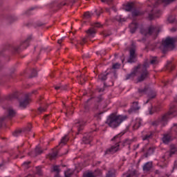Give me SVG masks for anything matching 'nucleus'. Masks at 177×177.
Here are the masks:
<instances>
[{
    "instance_id": "79ce46f5",
    "label": "nucleus",
    "mask_w": 177,
    "mask_h": 177,
    "mask_svg": "<svg viewBox=\"0 0 177 177\" xmlns=\"http://www.w3.org/2000/svg\"><path fill=\"white\" fill-rule=\"evenodd\" d=\"M65 177H71V175H73V172L68 169L66 171L64 172Z\"/></svg>"
},
{
    "instance_id": "09e8293b",
    "label": "nucleus",
    "mask_w": 177,
    "mask_h": 177,
    "mask_svg": "<svg viewBox=\"0 0 177 177\" xmlns=\"http://www.w3.org/2000/svg\"><path fill=\"white\" fill-rule=\"evenodd\" d=\"M132 16H140V12H139V10H133L132 12Z\"/></svg>"
},
{
    "instance_id": "bf43d9fd",
    "label": "nucleus",
    "mask_w": 177,
    "mask_h": 177,
    "mask_svg": "<svg viewBox=\"0 0 177 177\" xmlns=\"http://www.w3.org/2000/svg\"><path fill=\"white\" fill-rule=\"evenodd\" d=\"M31 162L28 161V162H24V164L22 165L23 167H27V165H28L29 164H30Z\"/></svg>"
},
{
    "instance_id": "de8ad7c7",
    "label": "nucleus",
    "mask_w": 177,
    "mask_h": 177,
    "mask_svg": "<svg viewBox=\"0 0 177 177\" xmlns=\"http://www.w3.org/2000/svg\"><path fill=\"white\" fill-rule=\"evenodd\" d=\"M120 67H121V64H120L119 63H115V64L113 65L112 68L114 70H118V68H120Z\"/></svg>"
},
{
    "instance_id": "f8f14e48",
    "label": "nucleus",
    "mask_w": 177,
    "mask_h": 177,
    "mask_svg": "<svg viewBox=\"0 0 177 177\" xmlns=\"http://www.w3.org/2000/svg\"><path fill=\"white\" fill-rule=\"evenodd\" d=\"M44 153V150L41 147L37 146L34 151H31L28 153L31 157H37V156H39V154H42Z\"/></svg>"
},
{
    "instance_id": "f3484780",
    "label": "nucleus",
    "mask_w": 177,
    "mask_h": 177,
    "mask_svg": "<svg viewBox=\"0 0 177 177\" xmlns=\"http://www.w3.org/2000/svg\"><path fill=\"white\" fill-rule=\"evenodd\" d=\"M138 176H139V174L137 172V171L133 170L129 173L123 174L122 177H138Z\"/></svg>"
},
{
    "instance_id": "72a5a7b5",
    "label": "nucleus",
    "mask_w": 177,
    "mask_h": 177,
    "mask_svg": "<svg viewBox=\"0 0 177 177\" xmlns=\"http://www.w3.org/2000/svg\"><path fill=\"white\" fill-rule=\"evenodd\" d=\"M68 140V138H67V136H64L62 138L61 142H59V146H62V145H66Z\"/></svg>"
},
{
    "instance_id": "864d4df0",
    "label": "nucleus",
    "mask_w": 177,
    "mask_h": 177,
    "mask_svg": "<svg viewBox=\"0 0 177 177\" xmlns=\"http://www.w3.org/2000/svg\"><path fill=\"white\" fill-rule=\"evenodd\" d=\"M31 77H37V70L33 69L31 73Z\"/></svg>"
},
{
    "instance_id": "4c0bfd02",
    "label": "nucleus",
    "mask_w": 177,
    "mask_h": 177,
    "mask_svg": "<svg viewBox=\"0 0 177 177\" xmlns=\"http://www.w3.org/2000/svg\"><path fill=\"white\" fill-rule=\"evenodd\" d=\"M32 128V126L31 124H28L27 127L23 129L24 132H30L31 131V129Z\"/></svg>"
},
{
    "instance_id": "603ef678",
    "label": "nucleus",
    "mask_w": 177,
    "mask_h": 177,
    "mask_svg": "<svg viewBox=\"0 0 177 177\" xmlns=\"http://www.w3.org/2000/svg\"><path fill=\"white\" fill-rule=\"evenodd\" d=\"M95 12L97 16H100V15H102V13H103V10H102V9H100L99 10H95Z\"/></svg>"
},
{
    "instance_id": "774afa93",
    "label": "nucleus",
    "mask_w": 177,
    "mask_h": 177,
    "mask_svg": "<svg viewBox=\"0 0 177 177\" xmlns=\"http://www.w3.org/2000/svg\"><path fill=\"white\" fill-rule=\"evenodd\" d=\"M102 163V162L101 161H97L96 163H95V165H100Z\"/></svg>"
},
{
    "instance_id": "c03bdc74",
    "label": "nucleus",
    "mask_w": 177,
    "mask_h": 177,
    "mask_svg": "<svg viewBox=\"0 0 177 177\" xmlns=\"http://www.w3.org/2000/svg\"><path fill=\"white\" fill-rule=\"evenodd\" d=\"M176 153V148H171L169 154L170 157H172V156H174V154H175Z\"/></svg>"
},
{
    "instance_id": "9b49d317",
    "label": "nucleus",
    "mask_w": 177,
    "mask_h": 177,
    "mask_svg": "<svg viewBox=\"0 0 177 177\" xmlns=\"http://www.w3.org/2000/svg\"><path fill=\"white\" fill-rule=\"evenodd\" d=\"M140 110V106H139L138 102H133L131 104V108L129 109V114H132L133 113H136V111H139Z\"/></svg>"
},
{
    "instance_id": "6e6d98bb",
    "label": "nucleus",
    "mask_w": 177,
    "mask_h": 177,
    "mask_svg": "<svg viewBox=\"0 0 177 177\" xmlns=\"http://www.w3.org/2000/svg\"><path fill=\"white\" fill-rule=\"evenodd\" d=\"M93 26L99 28L102 27V24H100V23H95V24H94Z\"/></svg>"
},
{
    "instance_id": "aec40b11",
    "label": "nucleus",
    "mask_w": 177,
    "mask_h": 177,
    "mask_svg": "<svg viewBox=\"0 0 177 177\" xmlns=\"http://www.w3.org/2000/svg\"><path fill=\"white\" fill-rule=\"evenodd\" d=\"M93 174L95 177L103 176V171L100 169H96Z\"/></svg>"
},
{
    "instance_id": "e2e57ef3",
    "label": "nucleus",
    "mask_w": 177,
    "mask_h": 177,
    "mask_svg": "<svg viewBox=\"0 0 177 177\" xmlns=\"http://www.w3.org/2000/svg\"><path fill=\"white\" fill-rule=\"evenodd\" d=\"M139 146H140L139 144H137V145H134V146H133L134 150H136L137 149H139Z\"/></svg>"
},
{
    "instance_id": "7ed1b4c3",
    "label": "nucleus",
    "mask_w": 177,
    "mask_h": 177,
    "mask_svg": "<svg viewBox=\"0 0 177 177\" xmlns=\"http://www.w3.org/2000/svg\"><path fill=\"white\" fill-rule=\"evenodd\" d=\"M127 119L128 116L127 115H116L112 113L108 117L106 124L111 128H118V127H120Z\"/></svg>"
},
{
    "instance_id": "c756f323",
    "label": "nucleus",
    "mask_w": 177,
    "mask_h": 177,
    "mask_svg": "<svg viewBox=\"0 0 177 177\" xmlns=\"http://www.w3.org/2000/svg\"><path fill=\"white\" fill-rule=\"evenodd\" d=\"M157 111H160V107L158 106H153L149 109V114H154V113H157Z\"/></svg>"
},
{
    "instance_id": "e433bc0d",
    "label": "nucleus",
    "mask_w": 177,
    "mask_h": 177,
    "mask_svg": "<svg viewBox=\"0 0 177 177\" xmlns=\"http://www.w3.org/2000/svg\"><path fill=\"white\" fill-rule=\"evenodd\" d=\"M21 132H23V131L17 130L12 133V135L13 136H15L16 138H17V136H20V135L21 134Z\"/></svg>"
},
{
    "instance_id": "5701e85b",
    "label": "nucleus",
    "mask_w": 177,
    "mask_h": 177,
    "mask_svg": "<svg viewBox=\"0 0 177 177\" xmlns=\"http://www.w3.org/2000/svg\"><path fill=\"white\" fill-rule=\"evenodd\" d=\"M63 6H68V0H65L62 2H60L59 3H58L57 5V8L58 9H62V8H63Z\"/></svg>"
},
{
    "instance_id": "cd10ccee",
    "label": "nucleus",
    "mask_w": 177,
    "mask_h": 177,
    "mask_svg": "<svg viewBox=\"0 0 177 177\" xmlns=\"http://www.w3.org/2000/svg\"><path fill=\"white\" fill-rule=\"evenodd\" d=\"M133 8V4L132 3H127L124 7V9L126 12H131Z\"/></svg>"
},
{
    "instance_id": "f03ea898",
    "label": "nucleus",
    "mask_w": 177,
    "mask_h": 177,
    "mask_svg": "<svg viewBox=\"0 0 177 177\" xmlns=\"http://www.w3.org/2000/svg\"><path fill=\"white\" fill-rule=\"evenodd\" d=\"M111 140L116 142L115 145L111 146L109 149H107L104 151V156H107V154H114V153H117L118 150H120V147H125L126 146H129L130 147L131 145L133 143V139H129L127 138L121 142V136L117 135L115 137H113Z\"/></svg>"
},
{
    "instance_id": "8fccbe9b",
    "label": "nucleus",
    "mask_w": 177,
    "mask_h": 177,
    "mask_svg": "<svg viewBox=\"0 0 177 177\" xmlns=\"http://www.w3.org/2000/svg\"><path fill=\"white\" fill-rule=\"evenodd\" d=\"M77 1H78V0H72V1L68 0V6L71 3V8H73V5L74 3H77Z\"/></svg>"
},
{
    "instance_id": "9d476101",
    "label": "nucleus",
    "mask_w": 177,
    "mask_h": 177,
    "mask_svg": "<svg viewBox=\"0 0 177 177\" xmlns=\"http://www.w3.org/2000/svg\"><path fill=\"white\" fill-rule=\"evenodd\" d=\"M30 41H31V36L28 37L24 41H22L19 46L16 47L15 48V52H19L23 50V49H26L28 46Z\"/></svg>"
},
{
    "instance_id": "a19ab883",
    "label": "nucleus",
    "mask_w": 177,
    "mask_h": 177,
    "mask_svg": "<svg viewBox=\"0 0 177 177\" xmlns=\"http://www.w3.org/2000/svg\"><path fill=\"white\" fill-rule=\"evenodd\" d=\"M83 177H95L93 172L88 171L83 175Z\"/></svg>"
},
{
    "instance_id": "ea45409f",
    "label": "nucleus",
    "mask_w": 177,
    "mask_h": 177,
    "mask_svg": "<svg viewBox=\"0 0 177 177\" xmlns=\"http://www.w3.org/2000/svg\"><path fill=\"white\" fill-rule=\"evenodd\" d=\"M53 171L56 172V174H60V168H59L58 165L53 166Z\"/></svg>"
},
{
    "instance_id": "f704fd0d",
    "label": "nucleus",
    "mask_w": 177,
    "mask_h": 177,
    "mask_svg": "<svg viewBox=\"0 0 177 177\" xmlns=\"http://www.w3.org/2000/svg\"><path fill=\"white\" fill-rule=\"evenodd\" d=\"M85 19H91L93 16V14L91 12H86L84 15Z\"/></svg>"
},
{
    "instance_id": "052dcab7",
    "label": "nucleus",
    "mask_w": 177,
    "mask_h": 177,
    "mask_svg": "<svg viewBox=\"0 0 177 177\" xmlns=\"http://www.w3.org/2000/svg\"><path fill=\"white\" fill-rule=\"evenodd\" d=\"M102 2H106V3H111L113 2V0H101Z\"/></svg>"
},
{
    "instance_id": "ddd939ff",
    "label": "nucleus",
    "mask_w": 177,
    "mask_h": 177,
    "mask_svg": "<svg viewBox=\"0 0 177 177\" xmlns=\"http://www.w3.org/2000/svg\"><path fill=\"white\" fill-rule=\"evenodd\" d=\"M172 136H174V135H172L171 133L164 134L162 138L163 143H165V145H168L170 140H171Z\"/></svg>"
},
{
    "instance_id": "2f4dec72",
    "label": "nucleus",
    "mask_w": 177,
    "mask_h": 177,
    "mask_svg": "<svg viewBox=\"0 0 177 177\" xmlns=\"http://www.w3.org/2000/svg\"><path fill=\"white\" fill-rule=\"evenodd\" d=\"M147 91H149V88L148 87H145L144 88H138V93L140 95H145L146 92H147Z\"/></svg>"
},
{
    "instance_id": "3c124183",
    "label": "nucleus",
    "mask_w": 177,
    "mask_h": 177,
    "mask_svg": "<svg viewBox=\"0 0 177 177\" xmlns=\"http://www.w3.org/2000/svg\"><path fill=\"white\" fill-rule=\"evenodd\" d=\"M17 94L14 93V94L9 96V100H12V99H17Z\"/></svg>"
},
{
    "instance_id": "0eeeda50",
    "label": "nucleus",
    "mask_w": 177,
    "mask_h": 177,
    "mask_svg": "<svg viewBox=\"0 0 177 177\" xmlns=\"http://www.w3.org/2000/svg\"><path fill=\"white\" fill-rule=\"evenodd\" d=\"M140 32L142 35L147 37L149 35H153V37H157L158 32H160V27L151 26L147 29L142 28Z\"/></svg>"
},
{
    "instance_id": "5fc2aeb1",
    "label": "nucleus",
    "mask_w": 177,
    "mask_h": 177,
    "mask_svg": "<svg viewBox=\"0 0 177 177\" xmlns=\"http://www.w3.org/2000/svg\"><path fill=\"white\" fill-rule=\"evenodd\" d=\"M38 111H39V113H44V111H46V109L42 108V107H39L38 109Z\"/></svg>"
},
{
    "instance_id": "bb28decb",
    "label": "nucleus",
    "mask_w": 177,
    "mask_h": 177,
    "mask_svg": "<svg viewBox=\"0 0 177 177\" xmlns=\"http://www.w3.org/2000/svg\"><path fill=\"white\" fill-rule=\"evenodd\" d=\"M151 138H153V133L149 131L146 135L143 136L142 140H149V139H151Z\"/></svg>"
},
{
    "instance_id": "7c9ffc66",
    "label": "nucleus",
    "mask_w": 177,
    "mask_h": 177,
    "mask_svg": "<svg viewBox=\"0 0 177 177\" xmlns=\"http://www.w3.org/2000/svg\"><path fill=\"white\" fill-rule=\"evenodd\" d=\"M173 136H177V124H174L172 128H171V133Z\"/></svg>"
},
{
    "instance_id": "2eb2a0df",
    "label": "nucleus",
    "mask_w": 177,
    "mask_h": 177,
    "mask_svg": "<svg viewBox=\"0 0 177 177\" xmlns=\"http://www.w3.org/2000/svg\"><path fill=\"white\" fill-rule=\"evenodd\" d=\"M88 38H93L96 35V29L95 28H90L86 31Z\"/></svg>"
},
{
    "instance_id": "a878e982",
    "label": "nucleus",
    "mask_w": 177,
    "mask_h": 177,
    "mask_svg": "<svg viewBox=\"0 0 177 177\" xmlns=\"http://www.w3.org/2000/svg\"><path fill=\"white\" fill-rule=\"evenodd\" d=\"M58 154H59V151H55L52 153H49L48 154L49 160H55L56 157H57Z\"/></svg>"
},
{
    "instance_id": "13d9d810",
    "label": "nucleus",
    "mask_w": 177,
    "mask_h": 177,
    "mask_svg": "<svg viewBox=\"0 0 177 177\" xmlns=\"http://www.w3.org/2000/svg\"><path fill=\"white\" fill-rule=\"evenodd\" d=\"M86 42V38H83L82 41L80 42V44L82 46L84 45V44H85Z\"/></svg>"
},
{
    "instance_id": "6e6552de",
    "label": "nucleus",
    "mask_w": 177,
    "mask_h": 177,
    "mask_svg": "<svg viewBox=\"0 0 177 177\" xmlns=\"http://www.w3.org/2000/svg\"><path fill=\"white\" fill-rule=\"evenodd\" d=\"M136 57H138L136 48H135V46L133 45V47L129 50V57L127 60L128 63H135V62H136Z\"/></svg>"
},
{
    "instance_id": "58836bf2",
    "label": "nucleus",
    "mask_w": 177,
    "mask_h": 177,
    "mask_svg": "<svg viewBox=\"0 0 177 177\" xmlns=\"http://www.w3.org/2000/svg\"><path fill=\"white\" fill-rule=\"evenodd\" d=\"M36 174L39 175V176H42V169L40 167H36Z\"/></svg>"
},
{
    "instance_id": "0e129e2a",
    "label": "nucleus",
    "mask_w": 177,
    "mask_h": 177,
    "mask_svg": "<svg viewBox=\"0 0 177 177\" xmlns=\"http://www.w3.org/2000/svg\"><path fill=\"white\" fill-rule=\"evenodd\" d=\"M116 20L118 21H124V20H122V19H121V17H116Z\"/></svg>"
},
{
    "instance_id": "473e14b6",
    "label": "nucleus",
    "mask_w": 177,
    "mask_h": 177,
    "mask_svg": "<svg viewBox=\"0 0 177 177\" xmlns=\"http://www.w3.org/2000/svg\"><path fill=\"white\" fill-rule=\"evenodd\" d=\"M171 64H172V62L171 61L167 62V64L166 66L167 70H169V71H172V70H174V66Z\"/></svg>"
},
{
    "instance_id": "4468645a",
    "label": "nucleus",
    "mask_w": 177,
    "mask_h": 177,
    "mask_svg": "<svg viewBox=\"0 0 177 177\" xmlns=\"http://www.w3.org/2000/svg\"><path fill=\"white\" fill-rule=\"evenodd\" d=\"M133 129H138L140 127V125H142V120L140 118H137L133 122Z\"/></svg>"
},
{
    "instance_id": "393cba45",
    "label": "nucleus",
    "mask_w": 177,
    "mask_h": 177,
    "mask_svg": "<svg viewBox=\"0 0 177 177\" xmlns=\"http://www.w3.org/2000/svg\"><path fill=\"white\" fill-rule=\"evenodd\" d=\"M158 63H160V61L157 57H151L150 64L156 65L158 64Z\"/></svg>"
},
{
    "instance_id": "338daca9",
    "label": "nucleus",
    "mask_w": 177,
    "mask_h": 177,
    "mask_svg": "<svg viewBox=\"0 0 177 177\" xmlns=\"http://www.w3.org/2000/svg\"><path fill=\"white\" fill-rule=\"evenodd\" d=\"M155 174H156V175H160V171H159V170H156V171H155Z\"/></svg>"
},
{
    "instance_id": "f257e3e1",
    "label": "nucleus",
    "mask_w": 177,
    "mask_h": 177,
    "mask_svg": "<svg viewBox=\"0 0 177 177\" xmlns=\"http://www.w3.org/2000/svg\"><path fill=\"white\" fill-rule=\"evenodd\" d=\"M149 67L150 64L149 62H145L143 65H138L134 67L133 71L126 75V80H133L139 74L140 75L137 78V82H143L150 75L149 71H147Z\"/></svg>"
},
{
    "instance_id": "c9c22d12",
    "label": "nucleus",
    "mask_w": 177,
    "mask_h": 177,
    "mask_svg": "<svg viewBox=\"0 0 177 177\" xmlns=\"http://www.w3.org/2000/svg\"><path fill=\"white\" fill-rule=\"evenodd\" d=\"M98 78L100 81H106V80H107V75L100 74L99 75Z\"/></svg>"
},
{
    "instance_id": "1a4fd4ad",
    "label": "nucleus",
    "mask_w": 177,
    "mask_h": 177,
    "mask_svg": "<svg viewBox=\"0 0 177 177\" xmlns=\"http://www.w3.org/2000/svg\"><path fill=\"white\" fill-rule=\"evenodd\" d=\"M32 93H37V90H35L32 91V93H27L26 95V98L23 101H21L19 102V106L21 107L22 109H26L28 104L30 103V96L32 95Z\"/></svg>"
},
{
    "instance_id": "412c9836",
    "label": "nucleus",
    "mask_w": 177,
    "mask_h": 177,
    "mask_svg": "<svg viewBox=\"0 0 177 177\" xmlns=\"http://www.w3.org/2000/svg\"><path fill=\"white\" fill-rule=\"evenodd\" d=\"M75 124L76 127H77L78 132H80V131H82V125H84L85 123H84V122H81L80 120H75Z\"/></svg>"
},
{
    "instance_id": "a211bd4d",
    "label": "nucleus",
    "mask_w": 177,
    "mask_h": 177,
    "mask_svg": "<svg viewBox=\"0 0 177 177\" xmlns=\"http://www.w3.org/2000/svg\"><path fill=\"white\" fill-rule=\"evenodd\" d=\"M151 168H153V162H148L144 165L143 171H145V172H149Z\"/></svg>"
},
{
    "instance_id": "b1692460",
    "label": "nucleus",
    "mask_w": 177,
    "mask_h": 177,
    "mask_svg": "<svg viewBox=\"0 0 177 177\" xmlns=\"http://www.w3.org/2000/svg\"><path fill=\"white\" fill-rule=\"evenodd\" d=\"M106 177H115V169H110L106 174Z\"/></svg>"
},
{
    "instance_id": "4d7b16f0",
    "label": "nucleus",
    "mask_w": 177,
    "mask_h": 177,
    "mask_svg": "<svg viewBox=\"0 0 177 177\" xmlns=\"http://www.w3.org/2000/svg\"><path fill=\"white\" fill-rule=\"evenodd\" d=\"M149 97L150 99H154V97H156V93H153L152 95H151V94H149Z\"/></svg>"
},
{
    "instance_id": "c85d7f7f",
    "label": "nucleus",
    "mask_w": 177,
    "mask_h": 177,
    "mask_svg": "<svg viewBox=\"0 0 177 177\" xmlns=\"http://www.w3.org/2000/svg\"><path fill=\"white\" fill-rule=\"evenodd\" d=\"M154 153V148L149 147L147 152L145 153V156L146 158L149 157V156H151Z\"/></svg>"
},
{
    "instance_id": "6ab92c4d",
    "label": "nucleus",
    "mask_w": 177,
    "mask_h": 177,
    "mask_svg": "<svg viewBox=\"0 0 177 177\" xmlns=\"http://www.w3.org/2000/svg\"><path fill=\"white\" fill-rule=\"evenodd\" d=\"M129 28H130V32H131V34H133L135 32V31H136V30L138 29V24L135 21L132 22L129 25Z\"/></svg>"
},
{
    "instance_id": "37998d69",
    "label": "nucleus",
    "mask_w": 177,
    "mask_h": 177,
    "mask_svg": "<svg viewBox=\"0 0 177 177\" xmlns=\"http://www.w3.org/2000/svg\"><path fill=\"white\" fill-rule=\"evenodd\" d=\"M94 99H95V101L97 102V103H100V102L103 101V97H102V95L96 97Z\"/></svg>"
},
{
    "instance_id": "39448f33",
    "label": "nucleus",
    "mask_w": 177,
    "mask_h": 177,
    "mask_svg": "<svg viewBox=\"0 0 177 177\" xmlns=\"http://www.w3.org/2000/svg\"><path fill=\"white\" fill-rule=\"evenodd\" d=\"M174 1L175 0H158V1H156L153 6V8H151V13L149 14V20H153V19H156V17H160L161 11L157 9V6H158V5L161 3V2L163 3L169 4L174 2Z\"/></svg>"
},
{
    "instance_id": "49530a36",
    "label": "nucleus",
    "mask_w": 177,
    "mask_h": 177,
    "mask_svg": "<svg viewBox=\"0 0 177 177\" xmlns=\"http://www.w3.org/2000/svg\"><path fill=\"white\" fill-rule=\"evenodd\" d=\"M55 89H56V91H59V89H61V91H65L66 86H56L55 87Z\"/></svg>"
},
{
    "instance_id": "423d86ee",
    "label": "nucleus",
    "mask_w": 177,
    "mask_h": 177,
    "mask_svg": "<svg viewBox=\"0 0 177 177\" xmlns=\"http://www.w3.org/2000/svg\"><path fill=\"white\" fill-rule=\"evenodd\" d=\"M176 42V37H167L165 39L162 41V44L160 46V50L165 53V52H168L169 49H174L175 46V43Z\"/></svg>"
},
{
    "instance_id": "20e7f679",
    "label": "nucleus",
    "mask_w": 177,
    "mask_h": 177,
    "mask_svg": "<svg viewBox=\"0 0 177 177\" xmlns=\"http://www.w3.org/2000/svg\"><path fill=\"white\" fill-rule=\"evenodd\" d=\"M175 113H176V111L170 110L169 112L159 118L157 120L153 122L152 125H153V127H158V125H160L161 128L165 127V125L168 124V120L175 117Z\"/></svg>"
},
{
    "instance_id": "4be33fe9",
    "label": "nucleus",
    "mask_w": 177,
    "mask_h": 177,
    "mask_svg": "<svg viewBox=\"0 0 177 177\" xmlns=\"http://www.w3.org/2000/svg\"><path fill=\"white\" fill-rule=\"evenodd\" d=\"M8 118H13L16 115V111L12 108H9L8 110Z\"/></svg>"
},
{
    "instance_id": "a18cd8bd",
    "label": "nucleus",
    "mask_w": 177,
    "mask_h": 177,
    "mask_svg": "<svg viewBox=\"0 0 177 177\" xmlns=\"http://www.w3.org/2000/svg\"><path fill=\"white\" fill-rule=\"evenodd\" d=\"M17 20V17H10L8 18V21L10 23H13V21H16Z\"/></svg>"
},
{
    "instance_id": "dca6fc26",
    "label": "nucleus",
    "mask_w": 177,
    "mask_h": 177,
    "mask_svg": "<svg viewBox=\"0 0 177 177\" xmlns=\"http://www.w3.org/2000/svg\"><path fill=\"white\" fill-rule=\"evenodd\" d=\"M83 143L85 145H88V143H91L92 142V136H91V133L86 134L82 139Z\"/></svg>"
},
{
    "instance_id": "69168bd1",
    "label": "nucleus",
    "mask_w": 177,
    "mask_h": 177,
    "mask_svg": "<svg viewBox=\"0 0 177 177\" xmlns=\"http://www.w3.org/2000/svg\"><path fill=\"white\" fill-rule=\"evenodd\" d=\"M63 39H64V38L61 39H59L57 43L60 45L62 44V42H63Z\"/></svg>"
},
{
    "instance_id": "680f3d73",
    "label": "nucleus",
    "mask_w": 177,
    "mask_h": 177,
    "mask_svg": "<svg viewBox=\"0 0 177 177\" xmlns=\"http://www.w3.org/2000/svg\"><path fill=\"white\" fill-rule=\"evenodd\" d=\"M177 30V28L174 27L170 29L171 32H175Z\"/></svg>"
}]
</instances>
